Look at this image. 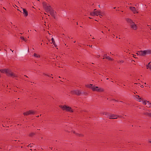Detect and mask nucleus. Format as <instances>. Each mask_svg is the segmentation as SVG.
Wrapping results in <instances>:
<instances>
[{
    "instance_id": "nucleus-1",
    "label": "nucleus",
    "mask_w": 151,
    "mask_h": 151,
    "mask_svg": "<svg viewBox=\"0 0 151 151\" xmlns=\"http://www.w3.org/2000/svg\"><path fill=\"white\" fill-rule=\"evenodd\" d=\"M136 54L137 55L144 56L146 55H149L151 54V50H144L143 51L140 50L138 51Z\"/></svg>"
},
{
    "instance_id": "nucleus-2",
    "label": "nucleus",
    "mask_w": 151,
    "mask_h": 151,
    "mask_svg": "<svg viewBox=\"0 0 151 151\" xmlns=\"http://www.w3.org/2000/svg\"><path fill=\"white\" fill-rule=\"evenodd\" d=\"M0 72L3 73H6V75L9 74L10 76H14V74L11 70L8 69H0Z\"/></svg>"
},
{
    "instance_id": "nucleus-3",
    "label": "nucleus",
    "mask_w": 151,
    "mask_h": 151,
    "mask_svg": "<svg viewBox=\"0 0 151 151\" xmlns=\"http://www.w3.org/2000/svg\"><path fill=\"white\" fill-rule=\"evenodd\" d=\"M96 9H95L93 12H91L90 13L91 15L92 16H95V15L98 16L99 15L100 17L102 16V14L103 13L100 11H96Z\"/></svg>"
},
{
    "instance_id": "nucleus-4",
    "label": "nucleus",
    "mask_w": 151,
    "mask_h": 151,
    "mask_svg": "<svg viewBox=\"0 0 151 151\" xmlns=\"http://www.w3.org/2000/svg\"><path fill=\"white\" fill-rule=\"evenodd\" d=\"M61 107L62 108L63 110H65V111H69L70 112H73V111L71 108L70 107L64 105L63 106H61Z\"/></svg>"
},
{
    "instance_id": "nucleus-5",
    "label": "nucleus",
    "mask_w": 151,
    "mask_h": 151,
    "mask_svg": "<svg viewBox=\"0 0 151 151\" xmlns=\"http://www.w3.org/2000/svg\"><path fill=\"white\" fill-rule=\"evenodd\" d=\"M92 90L93 91L97 92H103L104 91L103 88L94 86H93V88H92Z\"/></svg>"
},
{
    "instance_id": "nucleus-6",
    "label": "nucleus",
    "mask_w": 151,
    "mask_h": 151,
    "mask_svg": "<svg viewBox=\"0 0 151 151\" xmlns=\"http://www.w3.org/2000/svg\"><path fill=\"white\" fill-rule=\"evenodd\" d=\"M143 104L145 105H146V106L147 107L151 108V103L149 102V101H142Z\"/></svg>"
},
{
    "instance_id": "nucleus-7",
    "label": "nucleus",
    "mask_w": 151,
    "mask_h": 151,
    "mask_svg": "<svg viewBox=\"0 0 151 151\" xmlns=\"http://www.w3.org/2000/svg\"><path fill=\"white\" fill-rule=\"evenodd\" d=\"M118 116L117 115L113 114H110L108 116V117L110 119H115L117 118Z\"/></svg>"
},
{
    "instance_id": "nucleus-8",
    "label": "nucleus",
    "mask_w": 151,
    "mask_h": 151,
    "mask_svg": "<svg viewBox=\"0 0 151 151\" xmlns=\"http://www.w3.org/2000/svg\"><path fill=\"white\" fill-rule=\"evenodd\" d=\"M20 12H22L25 17L27 16L28 15V12L25 9L23 8L22 9V10L20 11Z\"/></svg>"
},
{
    "instance_id": "nucleus-9",
    "label": "nucleus",
    "mask_w": 151,
    "mask_h": 151,
    "mask_svg": "<svg viewBox=\"0 0 151 151\" xmlns=\"http://www.w3.org/2000/svg\"><path fill=\"white\" fill-rule=\"evenodd\" d=\"M43 7L45 9L47 12H49L51 9V7L50 6H48L46 4H43Z\"/></svg>"
},
{
    "instance_id": "nucleus-10",
    "label": "nucleus",
    "mask_w": 151,
    "mask_h": 151,
    "mask_svg": "<svg viewBox=\"0 0 151 151\" xmlns=\"http://www.w3.org/2000/svg\"><path fill=\"white\" fill-rule=\"evenodd\" d=\"M130 9L133 12V13L136 14L138 13V10H136L135 8L134 7H130Z\"/></svg>"
},
{
    "instance_id": "nucleus-11",
    "label": "nucleus",
    "mask_w": 151,
    "mask_h": 151,
    "mask_svg": "<svg viewBox=\"0 0 151 151\" xmlns=\"http://www.w3.org/2000/svg\"><path fill=\"white\" fill-rule=\"evenodd\" d=\"M35 112L34 111H29L24 113V115H27L30 114H33Z\"/></svg>"
},
{
    "instance_id": "nucleus-12",
    "label": "nucleus",
    "mask_w": 151,
    "mask_h": 151,
    "mask_svg": "<svg viewBox=\"0 0 151 151\" xmlns=\"http://www.w3.org/2000/svg\"><path fill=\"white\" fill-rule=\"evenodd\" d=\"M51 41L52 42H51V43L53 44V45H52L51 46L52 47L54 48V47H57V45L55 43L54 39L53 37L51 39Z\"/></svg>"
},
{
    "instance_id": "nucleus-13",
    "label": "nucleus",
    "mask_w": 151,
    "mask_h": 151,
    "mask_svg": "<svg viewBox=\"0 0 151 151\" xmlns=\"http://www.w3.org/2000/svg\"><path fill=\"white\" fill-rule=\"evenodd\" d=\"M131 28L134 30H136L137 29V27L134 22L130 24Z\"/></svg>"
},
{
    "instance_id": "nucleus-14",
    "label": "nucleus",
    "mask_w": 151,
    "mask_h": 151,
    "mask_svg": "<svg viewBox=\"0 0 151 151\" xmlns=\"http://www.w3.org/2000/svg\"><path fill=\"white\" fill-rule=\"evenodd\" d=\"M50 14L55 18V15L56 12L53 10H51L49 12Z\"/></svg>"
},
{
    "instance_id": "nucleus-15",
    "label": "nucleus",
    "mask_w": 151,
    "mask_h": 151,
    "mask_svg": "<svg viewBox=\"0 0 151 151\" xmlns=\"http://www.w3.org/2000/svg\"><path fill=\"white\" fill-rule=\"evenodd\" d=\"M135 99L137 101L141 102V101H143L142 99L140 98L139 96L138 95H136L135 96Z\"/></svg>"
},
{
    "instance_id": "nucleus-16",
    "label": "nucleus",
    "mask_w": 151,
    "mask_h": 151,
    "mask_svg": "<svg viewBox=\"0 0 151 151\" xmlns=\"http://www.w3.org/2000/svg\"><path fill=\"white\" fill-rule=\"evenodd\" d=\"M74 93L77 95H79L81 93V92L78 90H76L74 91Z\"/></svg>"
},
{
    "instance_id": "nucleus-17",
    "label": "nucleus",
    "mask_w": 151,
    "mask_h": 151,
    "mask_svg": "<svg viewBox=\"0 0 151 151\" xmlns=\"http://www.w3.org/2000/svg\"><path fill=\"white\" fill-rule=\"evenodd\" d=\"M33 56L36 58H39L40 57V55L39 54L36 53H34Z\"/></svg>"
},
{
    "instance_id": "nucleus-18",
    "label": "nucleus",
    "mask_w": 151,
    "mask_h": 151,
    "mask_svg": "<svg viewBox=\"0 0 151 151\" xmlns=\"http://www.w3.org/2000/svg\"><path fill=\"white\" fill-rule=\"evenodd\" d=\"M93 85L92 84H87L86 85V86L88 88H90L92 89V88H93Z\"/></svg>"
},
{
    "instance_id": "nucleus-19",
    "label": "nucleus",
    "mask_w": 151,
    "mask_h": 151,
    "mask_svg": "<svg viewBox=\"0 0 151 151\" xmlns=\"http://www.w3.org/2000/svg\"><path fill=\"white\" fill-rule=\"evenodd\" d=\"M126 21L128 23H129L131 24H132V23L134 22L132 19L129 18L127 19Z\"/></svg>"
},
{
    "instance_id": "nucleus-20",
    "label": "nucleus",
    "mask_w": 151,
    "mask_h": 151,
    "mask_svg": "<svg viewBox=\"0 0 151 151\" xmlns=\"http://www.w3.org/2000/svg\"><path fill=\"white\" fill-rule=\"evenodd\" d=\"M104 56H105V58H106V59L110 60H113V59L111 58L110 57L108 56H107L106 54Z\"/></svg>"
},
{
    "instance_id": "nucleus-21",
    "label": "nucleus",
    "mask_w": 151,
    "mask_h": 151,
    "mask_svg": "<svg viewBox=\"0 0 151 151\" xmlns=\"http://www.w3.org/2000/svg\"><path fill=\"white\" fill-rule=\"evenodd\" d=\"M145 114L151 117V112L145 113Z\"/></svg>"
},
{
    "instance_id": "nucleus-22",
    "label": "nucleus",
    "mask_w": 151,
    "mask_h": 151,
    "mask_svg": "<svg viewBox=\"0 0 151 151\" xmlns=\"http://www.w3.org/2000/svg\"><path fill=\"white\" fill-rule=\"evenodd\" d=\"M118 63H122L124 62V61L123 60H119L118 61Z\"/></svg>"
},
{
    "instance_id": "nucleus-23",
    "label": "nucleus",
    "mask_w": 151,
    "mask_h": 151,
    "mask_svg": "<svg viewBox=\"0 0 151 151\" xmlns=\"http://www.w3.org/2000/svg\"><path fill=\"white\" fill-rule=\"evenodd\" d=\"M20 38L22 40H24L26 41V40H25L24 39V37H22V36H21L20 37Z\"/></svg>"
},
{
    "instance_id": "nucleus-24",
    "label": "nucleus",
    "mask_w": 151,
    "mask_h": 151,
    "mask_svg": "<svg viewBox=\"0 0 151 151\" xmlns=\"http://www.w3.org/2000/svg\"><path fill=\"white\" fill-rule=\"evenodd\" d=\"M34 134V133H32L30 134V136H32Z\"/></svg>"
},
{
    "instance_id": "nucleus-25",
    "label": "nucleus",
    "mask_w": 151,
    "mask_h": 151,
    "mask_svg": "<svg viewBox=\"0 0 151 151\" xmlns=\"http://www.w3.org/2000/svg\"><path fill=\"white\" fill-rule=\"evenodd\" d=\"M32 145L30 144H29V145H28V147H32Z\"/></svg>"
},
{
    "instance_id": "nucleus-26",
    "label": "nucleus",
    "mask_w": 151,
    "mask_h": 151,
    "mask_svg": "<svg viewBox=\"0 0 151 151\" xmlns=\"http://www.w3.org/2000/svg\"><path fill=\"white\" fill-rule=\"evenodd\" d=\"M149 142H151V139H150L148 140Z\"/></svg>"
},
{
    "instance_id": "nucleus-27",
    "label": "nucleus",
    "mask_w": 151,
    "mask_h": 151,
    "mask_svg": "<svg viewBox=\"0 0 151 151\" xmlns=\"http://www.w3.org/2000/svg\"><path fill=\"white\" fill-rule=\"evenodd\" d=\"M66 39H68V38H70V37H69V36H68V37H66Z\"/></svg>"
},
{
    "instance_id": "nucleus-28",
    "label": "nucleus",
    "mask_w": 151,
    "mask_h": 151,
    "mask_svg": "<svg viewBox=\"0 0 151 151\" xmlns=\"http://www.w3.org/2000/svg\"><path fill=\"white\" fill-rule=\"evenodd\" d=\"M89 46L91 48H92V45L90 46V45H89Z\"/></svg>"
},
{
    "instance_id": "nucleus-29",
    "label": "nucleus",
    "mask_w": 151,
    "mask_h": 151,
    "mask_svg": "<svg viewBox=\"0 0 151 151\" xmlns=\"http://www.w3.org/2000/svg\"><path fill=\"white\" fill-rule=\"evenodd\" d=\"M10 50H11V51H12V52H13V50H12V49H10Z\"/></svg>"
},
{
    "instance_id": "nucleus-30",
    "label": "nucleus",
    "mask_w": 151,
    "mask_h": 151,
    "mask_svg": "<svg viewBox=\"0 0 151 151\" xmlns=\"http://www.w3.org/2000/svg\"><path fill=\"white\" fill-rule=\"evenodd\" d=\"M54 65H56V63H54Z\"/></svg>"
},
{
    "instance_id": "nucleus-31",
    "label": "nucleus",
    "mask_w": 151,
    "mask_h": 151,
    "mask_svg": "<svg viewBox=\"0 0 151 151\" xmlns=\"http://www.w3.org/2000/svg\"><path fill=\"white\" fill-rule=\"evenodd\" d=\"M134 56H133L134 57V58H136V57H135V56H134Z\"/></svg>"
},
{
    "instance_id": "nucleus-32",
    "label": "nucleus",
    "mask_w": 151,
    "mask_h": 151,
    "mask_svg": "<svg viewBox=\"0 0 151 151\" xmlns=\"http://www.w3.org/2000/svg\"><path fill=\"white\" fill-rule=\"evenodd\" d=\"M89 19H90L92 18L90 17H89Z\"/></svg>"
},
{
    "instance_id": "nucleus-33",
    "label": "nucleus",
    "mask_w": 151,
    "mask_h": 151,
    "mask_svg": "<svg viewBox=\"0 0 151 151\" xmlns=\"http://www.w3.org/2000/svg\"><path fill=\"white\" fill-rule=\"evenodd\" d=\"M73 133H75V131H73Z\"/></svg>"
},
{
    "instance_id": "nucleus-34",
    "label": "nucleus",
    "mask_w": 151,
    "mask_h": 151,
    "mask_svg": "<svg viewBox=\"0 0 151 151\" xmlns=\"http://www.w3.org/2000/svg\"><path fill=\"white\" fill-rule=\"evenodd\" d=\"M76 24H77V25H78V22H77V23H76Z\"/></svg>"
},
{
    "instance_id": "nucleus-35",
    "label": "nucleus",
    "mask_w": 151,
    "mask_h": 151,
    "mask_svg": "<svg viewBox=\"0 0 151 151\" xmlns=\"http://www.w3.org/2000/svg\"><path fill=\"white\" fill-rule=\"evenodd\" d=\"M4 51H6H6H7L5 49H4Z\"/></svg>"
},
{
    "instance_id": "nucleus-36",
    "label": "nucleus",
    "mask_w": 151,
    "mask_h": 151,
    "mask_svg": "<svg viewBox=\"0 0 151 151\" xmlns=\"http://www.w3.org/2000/svg\"><path fill=\"white\" fill-rule=\"evenodd\" d=\"M73 42H74V43L76 42V41H74Z\"/></svg>"
},
{
    "instance_id": "nucleus-37",
    "label": "nucleus",
    "mask_w": 151,
    "mask_h": 151,
    "mask_svg": "<svg viewBox=\"0 0 151 151\" xmlns=\"http://www.w3.org/2000/svg\"><path fill=\"white\" fill-rule=\"evenodd\" d=\"M105 56H104V58H103V59H104V57H105Z\"/></svg>"
},
{
    "instance_id": "nucleus-38",
    "label": "nucleus",
    "mask_w": 151,
    "mask_h": 151,
    "mask_svg": "<svg viewBox=\"0 0 151 151\" xmlns=\"http://www.w3.org/2000/svg\"><path fill=\"white\" fill-rule=\"evenodd\" d=\"M141 87H142H142H143V86H141Z\"/></svg>"
},
{
    "instance_id": "nucleus-39",
    "label": "nucleus",
    "mask_w": 151,
    "mask_h": 151,
    "mask_svg": "<svg viewBox=\"0 0 151 151\" xmlns=\"http://www.w3.org/2000/svg\"><path fill=\"white\" fill-rule=\"evenodd\" d=\"M101 32L102 33H103V31H102Z\"/></svg>"
},
{
    "instance_id": "nucleus-40",
    "label": "nucleus",
    "mask_w": 151,
    "mask_h": 151,
    "mask_svg": "<svg viewBox=\"0 0 151 151\" xmlns=\"http://www.w3.org/2000/svg\"><path fill=\"white\" fill-rule=\"evenodd\" d=\"M99 7H100V5H99Z\"/></svg>"
},
{
    "instance_id": "nucleus-41",
    "label": "nucleus",
    "mask_w": 151,
    "mask_h": 151,
    "mask_svg": "<svg viewBox=\"0 0 151 151\" xmlns=\"http://www.w3.org/2000/svg\"><path fill=\"white\" fill-rule=\"evenodd\" d=\"M28 32H30V31L29 30H28Z\"/></svg>"
},
{
    "instance_id": "nucleus-42",
    "label": "nucleus",
    "mask_w": 151,
    "mask_h": 151,
    "mask_svg": "<svg viewBox=\"0 0 151 151\" xmlns=\"http://www.w3.org/2000/svg\"><path fill=\"white\" fill-rule=\"evenodd\" d=\"M28 32H30V31L29 30H28Z\"/></svg>"
},
{
    "instance_id": "nucleus-43",
    "label": "nucleus",
    "mask_w": 151,
    "mask_h": 151,
    "mask_svg": "<svg viewBox=\"0 0 151 151\" xmlns=\"http://www.w3.org/2000/svg\"><path fill=\"white\" fill-rule=\"evenodd\" d=\"M4 8L5 9V10H6V9H5V8H4Z\"/></svg>"
},
{
    "instance_id": "nucleus-44",
    "label": "nucleus",
    "mask_w": 151,
    "mask_h": 151,
    "mask_svg": "<svg viewBox=\"0 0 151 151\" xmlns=\"http://www.w3.org/2000/svg\"><path fill=\"white\" fill-rule=\"evenodd\" d=\"M26 76V77L28 78V76Z\"/></svg>"
},
{
    "instance_id": "nucleus-45",
    "label": "nucleus",
    "mask_w": 151,
    "mask_h": 151,
    "mask_svg": "<svg viewBox=\"0 0 151 151\" xmlns=\"http://www.w3.org/2000/svg\"><path fill=\"white\" fill-rule=\"evenodd\" d=\"M108 31H110V29H109V30H108Z\"/></svg>"
},
{
    "instance_id": "nucleus-46",
    "label": "nucleus",
    "mask_w": 151,
    "mask_h": 151,
    "mask_svg": "<svg viewBox=\"0 0 151 151\" xmlns=\"http://www.w3.org/2000/svg\"><path fill=\"white\" fill-rule=\"evenodd\" d=\"M94 39V38L93 37V39Z\"/></svg>"
},
{
    "instance_id": "nucleus-47",
    "label": "nucleus",
    "mask_w": 151,
    "mask_h": 151,
    "mask_svg": "<svg viewBox=\"0 0 151 151\" xmlns=\"http://www.w3.org/2000/svg\"><path fill=\"white\" fill-rule=\"evenodd\" d=\"M3 0H0V1H2Z\"/></svg>"
}]
</instances>
